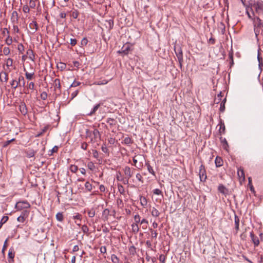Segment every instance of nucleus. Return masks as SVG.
Wrapping results in <instances>:
<instances>
[{"label":"nucleus","instance_id":"a19ab883","mask_svg":"<svg viewBox=\"0 0 263 263\" xmlns=\"http://www.w3.org/2000/svg\"><path fill=\"white\" fill-rule=\"evenodd\" d=\"M118 191L121 194H124L125 193V189L124 186L121 184H118Z\"/></svg>","mask_w":263,"mask_h":263},{"label":"nucleus","instance_id":"dca6fc26","mask_svg":"<svg viewBox=\"0 0 263 263\" xmlns=\"http://www.w3.org/2000/svg\"><path fill=\"white\" fill-rule=\"evenodd\" d=\"M234 222H235V230L236 231V233H237L239 230V218L236 215H235Z\"/></svg>","mask_w":263,"mask_h":263},{"label":"nucleus","instance_id":"58836bf2","mask_svg":"<svg viewBox=\"0 0 263 263\" xmlns=\"http://www.w3.org/2000/svg\"><path fill=\"white\" fill-rule=\"evenodd\" d=\"M146 165L147 166V170L148 171V172L152 174V175H153L154 176L155 175V172L154 171L153 169V167L150 165V164L149 163H146Z\"/></svg>","mask_w":263,"mask_h":263},{"label":"nucleus","instance_id":"5701e85b","mask_svg":"<svg viewBox=\"0 0 263 263\" xmlns=\"http://www.w3.org/2000/svg\"><path fill=\"white\" fill-rule=\"evenodd\" d=\"M27 54L29 55V57L30 60L34 61L35 59V55L32 49H28L27 51Z\"/></svg>","mask_w":263,"mask_h":263},{"label":"nucleus","instance_id":"052dcab7","mask_svg":"<svg viewBox=\"0 0 263 263\" xmlns=\"http://www.w3.org/2000/svg\"><path fill=\"white\" fill-rule=\"evenodd\" d=\"M136 177V178L139 181H140L142 183L143 182V177L140 174H139V173L137 174Z\"/></svg>","mask_w":263,"mask_h":263},{"label":"nucleus","instance_id":"b1692460","mask_svg":"<svg viewBox=\"0 0 263 263\" xmlns=\"http://www.w3.org/2000/svg\"><path fill=\"white\" fill-rule=\"evenodd\" d=\"M151 213L153 216L157 217L159 216L160 213L159 211L155 208L153 207L151 210Z\"/></svg>","mask_w":263,"mask_h":263},{"label":"nucleus","instance_id":"7ed1b4c3","mask_svg":"<svg viewBox=\"0 0 263 263\" xmlns=\"http://www.w3.org/2000/svg\"><path fill=\"white\" fill-rule=\"evenodd\" d=\"M174 50L178 58L180 66L181 68L182 63L183 62V54L182 49L179 46H175Z\"/></svg>","mask_w":263,"mask_h":263},{"label":"nucleus","instance_id":"680f3d73","mask_svg":"<svg viewBox=\"0 0 263 263\" xmlns=\"http://www.w3.org/2000/svg\"><path fill=\"white\" fill-rule=\"evenodd\" d=\"M2 34L4 35V36H6L7 35V36L8 35H9V30L7 29V28H5L3 29V31H2Z\"/></svg>","mask_w":263,"mask_h":263},{"label":"nucleus","instance_id":"39448f33","mask_svg":"<svg viewBox=\"0 0 263 263\" xmlns=\"http://www.w3.org/2000/svg\"><path fill=\"white\" fill-rule=\"evenodd\" d=\"M124 172L125 175V178L127 179L126 182H124V183L127 184L128 182V179L133 176V172L131 168L128 166L125 167Z\"/></svg>","mask_w":263,"mask_h":263},{"label":"nucleus","instance_id":"79ce46f5","mask_svg":"<svg viewBox=\"0 0 263 263\" xmlns=\"http://www.w3.org/2000/svg\"><path fill=\"white\" fill-rule=\"evenodd\" d=\"M10 53V49L8 47H5L3 49V54L5 55H8Z\"/></svg>","mask_w":263,"mask_h":263},{"label":"nucleus","instance_id":"7c9ffc66","mask_svg":"<svg viewBox=\"0 0 263 263\" xmlns=\"http://www.w3.org/2000/svg\"><path fill=\"white\" fill-rule=\"evenodd\" d=\"M56 218L59 221H62L64 219L63 215L62 212H59L56 215Z\"/></svg>","mask_w":263,"mask_h":263},{"label":"nucleus","instance_id":"bb28decb","mask_svg":"<svg viewBox=\"0 0 263 263\" xmlns=\"http://www.w3.org/2000/svg\"><path fill=\"white\" fill-rule=\"evenodd\" d=\"M100 106V104H98L96 105L93 107L92 110L88 115L89 116H92V115L95 114V112L98 109V108H99Z\"/></svg>","mask_w":263,"mask_h":263},{"label":"nucleus","instance_id":"c85d7f7f","mask_svg":"<svg viewBox=\"0 0 263 263\" xmlns=\"http://www.w3.org/2000/svg\"><path fill=\"white\" fill-rule=\"evenodd\" d=\"M25 213H22V214L19 217H18L17 220L20 222H24L25 220Z\"/></svg>","mask_w":263,"mask_h":263},{"label":"nucleus","instance_id":"bf43d9fd","mask_svg":"<svg viewBox=\"0 0 263 263\" xmlns=\"http://www.w3.org/2000/svg\"><path fill=\"white\" fill-rule=\"evenodd\" d=\"M17 49L20 52L23 53V51L24 50V47L22 44H20L18 45Z\"/></svg>","mask_w":263,"mask_h":263},{"label":"nucleus","instance_id":"f8f14e48","mask_svg":"<svg viewBox=\"0 0 263 263\" xmlns=\"http://www.w3.org/2000/svg\"><path fill=\"white\" fill-rule=\"evenodd\" d=\"M218 191L223 195H227L228 194V190L222 184H219L218 187Z\"/></svg>","mask_w":263,"mask_h":263},{"label":"nucleus","instance_id":"ddd939ff","mask_svg":"<svg viewBox=\"0 0 263 263\" xmlns=\"http://www.w3.org/2000/svg\"><path fill=\"white\" fill-rule=\"evenodd\" d=\"M220 141H221V143L222 144V147L223 148V149H224L225 150L228 151V148L229 147V145H228V143L226 139V138L220 137Z\"/></svg>","mask_w":263,"mask_h":263},{"label":"nucleus","instance_id":"e2e57ef3","mask_svg":"<svg viewBox=\"0 0 263 263\" xmlns=\"http://www.w3.org/2000/svg\"><path fill=\"white\" fill-rule=\"evenodd\" d=\"M59 147L58 146H54L51 150V154L49 155H52L53 153H57L58 151Z\"/></svg>","mask_w":263,"mask_h":263},{"label":"nucleus","instance_id":"72a5a7b5","mask_svg":"<svg viewBox=\"0 0 263 263\" xmlns=\"http://www.w3.org/2000/svg\"><path fill=\"white\" fill-rule=\"evenodd\" d=\"M132 142L133 140H132V139L129 137H127L124 138L123 143L124 144L128 145L132 143Z\"/></svg>","mask_w":263,"mask_h":263},{"label":"nucleus","instance_id":"338daca9","mask_svg":"<svg viewBox=\"0 0 263 263\" xmlns=\"http://www.w3.org/2000/svg\"><path fill=\"white\" fill-rule=\"evenodd\" d=\"M81 217L82 216L79 213H78L76 215L73 216V219L79 220L80 222L81 221Z\"/></svg>","mask_w":263,"mask_h":263},{"label":"nucleus","instance_id":"412c9836","mask_svg":"<svg viewBox=\"0 0 263 263\" xmlns=\"http://www.w3.org/2000/svg\"><path fill=\"white\" fill-rule=\"evenodd\" d=\"M226 98H224L221 102L219 110L221 112H223L225 110V103L226 102Z\"/></svg>","mask_w":263,"mask_h":263},{"label":"nucleus","instance_id":"ea45409f","mask_svg":"<svg viewBox=\"0 0 263 263\" xmlns=\"http://www.w3.org/2000/svg\"><path fill=\"white\" fill-rule=\"evenodd\" d=\"M70 170L71 172L75 173L78 171V167L76 165H71Z\"/></svg>","mask_w":263,"mask_h":263},{"label":"nucleus","instance_id":"69168bd1","mask_svg":"<svg viewBox=\"0 0 263 263\" xmlns=\"http://www.w3.org/2000/svg\"><path fill=\"white\" fill-rule=\"evenodd\" d=\"M35 2L34 1L30 0L29 2V7L34 8L35 7Z\"/></svg>","mask_w":263,"mask_h":263},{"label":"nucleus","instance_id":"aec40b11","mask_svg":"<svg viewBox=\"0 0 263 263\" xmlns=\"http://www.w3.org/2000/svg\"><path fill=\"white\" fill-rule=\"evenodd\" d=\"M14 252L13 251V249H10L8 253V258H9V261L10 262L11 261L13 260V258L14 257Z\"/></svg>","mask_w":263,"mask_h":263},{"label":"nucleus","instance_id":"09e8293b","mask_svg":"<svg viewBox=\"0 0 263 263\" xmlns=\"http://www.w3.org/2000/svg\"><path fill=\"white\" fill-rule=\"evenodd\" d=\"M88 215L89 217H93L95 215V211L94 209H91L88 212Z\"/></svg>","mask_w":263,"mask_h":263},{"label":"nucleus","instance_id":"4d7b16f0","mask_svg":"<svg viewBox=\"0 0 263 263\" xmlns=\"http://www.w3.org/2000/svg\"><path fill=\"white\" fill-rule=\"evenodd\" d=\"M159 260L161 263H164L165 260V256L163 254H161L159 256Z\"/></svg>","mask_w":263,"mask_h":263},{"label":"nucleus","instance_id":"13d9d810","mask_svg":"<svg viewBox=\"0 0 263 263\" xmlns=\"http://www.w3.org/2000/svg\"><path fill=\"white\" fill-rule=\"evenodd\" d=\"M136 248L134 246H131L129 249L130 253L134 255L136 253Z\"/></svg>","mask_w":263,"mask_h":263},{"label":"nucleus","instance_id":"4be33fe9","mask_svg":"<svg viewBox=\"0 0 263 263\" xmlns=\"http://www.w3.org/2000/svg\"><path fill=\"white\" fill-rule=\"evenodd\" d=\"M29 27L31 29L34 30V32H35L38 29L37 23L35 21H32L31 23H30Z\"/></svg>","mask_w":263,"mask_h":263},{"label":"nucleus","instance_id":"0e129e2a","mask_svg":"<svg viewBox=\"0 0 263 263\" xmlns=\"http://www.w3.org/2000/svg\"><path fill=\"white\" fill-rule=\"evenodd\" d=\"M88 43V40L86 37L83 38L81 41V45L82 46H86Z\"/></svg>","mask_w":263,"mask_h":263},{"label":"nucleus","instance_id":"393cba45","mask_svg":"<svg viewBox=\"0 0 263 263\" xmlns=\"http://www.w3.org/2000/svg\"><path fill=\"white\" fill-rule=\"evenodd\" d=\"M132 231L135 234L139 232V228L138 224L137 223H133L132 225Z\"/></svg>","mask_w":263,"mask_h":263},{"label":"nucleus","instance_id":"f257e3e1","mask_svg":"<svg viewBox=\"0 0 263 263\" xmlns=\"http://www.w3.org/2000/svg\"><path fill=\"white\" fill-rule=\"evenodd\" d=\"M250 7L253 11V15L255 13L259 16H263V1L258 0L253 3H250Z\"/></svg>","mask_w":263,"mask_h":263},{"label":"nucleus","instance_id":"473e14b6","mask_svg":"<svg viewBox=\"0 0 263 263\" xmlns=\"http://www.w3.org/2000/svg\"><path fill=\"white\" fill-rule=\"evenodd\" d=\"M221 92H220L219 94L217 95V96L214 99V102L216 104H218L219 102H221V98H222Z\"/></svg>","mask_w":263,"mask_h":263},{"label":"nucleus","instance_id":"1a4fd4ad","mask_svg":"<svg viewBox=\"0 0 263 263\" xmlns=\"http://www.w3.org/2000/svg\"><path fill=\"white\" fill-rule=\"evenodd\" d=\"M19 110H20L21 113L24 116H25L27 114V112H28L27 107L24 102H23L21 103V104L19 106Z\"/></svg>","mask_w":263,"mask_h":263},{"label":"nucleus","instance_id":"0eeeda50","mask_svg":"<svg viewBox=\"0 0 263 263\" xmlns=\"http://www.w3.org/2000/svg\"><path fill=\"white\" fill-rule=\"evenodd\" d=\"M53 85L54 87V90L60 93L61 92V85L60 79H55L53 81Z\"/></svg>","mask_w":263,"mask_h":263},{"label":"nucleus","instance_id":"a878e982","mask_svg":"<svg viewBox=\"0 0 263 263\" xmlns=\"http://www.w3.org/2000/svg\"><path fill=\"white\" fill-rule=\"evenodd\" d=\"M106 122L110 126H114L116 124L117 121L115 119L109 118L107 119Z\"/></svg>","mask_w":263,"mask_h":263},{"label":"nucleus","instance_id":"c756f323","mask_svg":"<svg viewBox=\"0 0 263 263\" xmlns=\"http://www.w3.org/2000/svg\"><path fill=\"white\" fill-rule=\"evenodd\" d=\"M9 219V217L7 216H4L2 217L0 221V229L2 227L3 224L6 223Z\"/></svg>","mask_w":263,"mask_h":263},{"label":"nucleus","instance_id":"f3484780","mask_svg":"<svg viewBox=\"0 0 263 263\" xmlns=\"http://www.w3.org/2000/svg\"><path fill=\"white\" fill-rule=\"evenodd\" d=\"M92 134L93 135V139L95 141H97V139H100L101 135L100 132L97 129H95L92 132Z\"/></svg>","mask_w":263,"mask_h":263},{"label":"nucleus","instance_id":"864d4df0","mask_svg":"<svg viewBox=\"0 0 263 263\" xmlns=\"http://www.w3.org/2000/svg\"><path fill=\"white\" fill-rule=\"evenodd\" d=\"M134 220L135 221V223L138 224V223H139L140 221V217L139 215L137 214V215H135Z\"/></svg>","mask_w":263,"mask_h":263},{"label":"nucleus","instance_id":"6ab92c4d","mask_svg":"<svg viewBox=\"0 0 263 263\" xmlns=\"http://www.w3.org/2000/svg\"><path fill=\"white\" fill-rule=\"evenodd\" d=\"M106 24H105L106 25V27L108 28L109 30L113 28L114 26V21L112 19L107 20L105 21Z\"/></svg>","mask_w":263,"mask_h":263},{"label":"nucleus","instance_id":"37998d69","mask_svg":"<svg viewBox=\"0 0 263 263\" xmlns=\"http://www.w3.org/2000/svg\"><path fill=\"white\" fill-rule=\"evenodd\" d=\"M85 187L87 191H91L92 190V185L88 181H87L85 184Z\"/></svg>","mask_w":263,"mask_h":263},{"label":"nucleus","instance_id":"6e6d98bb","mask_svg":"<svg viewBox=\"0 0 263 263\" xmlns=\"http://www.w3.org/2000/svg\"><path fill=\"white\" fill-rule=\"evenodd\" d=\"M47 93L45 92V91H43L41 94V98L43 100H45L47 99Z\"/></svg>","mask_w":263,"mask_h":263},{"label":"nucleus","instance_id":"603ef678","mask_svg":"<svg viewBox=\"0 0 263 263\" xmlns=\"http://www.w3.org/2000/svg\"><path fill=\"white\" fill-rule=\"evenodd\" d=\"M153 193L155 195H161L162 196H163L162 191L158 189H155L153 191Z\"/></svg>","mask_w":263,"mask_h":263},{"label":"nucleus","instance_id":"a18cd8bd","mask_svg":"<svg viewBox=\"0 0 263 263\" xmlns=\"http://www.w3.org/2000/svg\"><path fill=\"white\" fill-rule=\"evenodd\" d=\"M34 86H35L34 83L32 82H31L27 84V89H29L31 90H33L34 88Z\"/></svg>","mask_w":263,"mask_h":263},{"label":"nucleus","instance_id":"49530a36","mask_svg":"<svg viewBox=\"0 0 263 263\" xmlns=\"http://www.w3.org/2000/svg\"><path fill=\"white\" fill-rule=\"evenodd\" d=\"M13 64V60L11 58H8L6 61V66L8 67H9L12 65Z\"/></svg>","mask_w":263,"mask_h":263},{"label":"nucleus","instance_id":"f03ea898","mask_svg":"<svg viewBox=\"0 0 263 263\" xmlns=\"http://www.w3.org/2000/svg\"><path fill=\"white\" fill-rule=\"evenodd\" d=\"M25 84V82L24 80V78L22 76H20L18 77V80H16L15 79L12 80L10 82V85L11 87L14 89H16L18 87H24Z\"/></svg>","mask_w":263,"mask_h":263},{"label":"nucleus","instance_id":"c03bdc74","mask_svg":"<svg viewBox=\"0 0 263 263\" xmlns=\"http://www.w3.org/2000/svg\"><path fill=\"white\" fill-rule=\"evenodd\" d=\"M79 13L78 11L77 10H74L72 12L71 15L73 18H77L79 16Z\"/></svg>","mask_w":263,"mask_h":263},{"label":"nucleus","instance_id":"a211bd4d","mask_svg":"<svg viewBox=\"0 0 263 263\" xmlns=\"http://www.w3.org/2000/svg\"><path fill=\"white\" fill-rule=\"evenodd\" d=\"M215 163L217 167H220L223 165V160L220 157H217L215 159Z\"/></svg>","mask_w":263,"mask_h":263},{"label":"nucleus","instance_id":"8fccbe9b","mask_svg":"<svg viewBox=\"0 0 263 263\" xmlns=\"http://www.w3.org/2000/svg\"><path fill=\"white\" fill-rule=\"evenodd\" d=\"M80 84H81V82L76 81H74L73 82V83L71 84L70 88L77 87V86H79Z\"/></svg>","mask_w":263,"mask_h":263},{"label":"nucleus","instance_id":"9b49d317","mask_svg":"<svg viewBox=\"0 0 263 263\" xmlns=\"http://www.w3.org/2000/svg\"><path fill=\"white\" fill-rule=\"evenodd\" d=\"M8 80V74L5 71L0 72V81L1 82H7Z\"/></svg>","mask_w":263,"mask_h":263},{"label":"nucleus","instance_id":"4468645a","mask_svg":"<svg viewBox=\"0 0 263 263\" xmlns=\"http://www.w3.org/2000/svg\"><path fill=\"white\" fill-rule=\"evenodd\" d=\"M25 153L28 158H31L34 156L35 152L32 149H28L26 150Z\"/></svg>","mask_w":263,"mask_h":263},{"label":"nucleus","instance_id":"4c0bfd02","mask_svg":"<svg viewBox=\"0 0 263 263\" xmlns=\"http://www.w3.org/2000/svg\"><path fill=\"white\" fill-rule=\"evenodd\" d=\"M111 261L112 263H118L119 262V259L117 257V256L115 254L111 255Z\"/></svg>","mask_w":263,"mask_h":263},{"label":"nucleus","instance_id":"20e7f679","mask_svg":"<svg viewBox=\"0 0 263 263\" xmlns=\"http://www.w3.org/2000/svg\"><path fill=\"white\" fill-rule=\"evenodd\" d=\"M199 176L201 181H205L206 179V171L203 164H201L199 167Z\"/></svg>","mask_w":263,"mask_h":263},{"label":"nucleus","instance_id":"3c124183","mask_svg":"<svg viewBox=\"0 0 263 263\" xmlns=\"http://www.w3.org/2000/svg\"><path fill=\"white\" fill-rule=\"evenodd\" d=\"M82 231L84 233L88 234V231H89V229H88V227L87 226L83 225L82 227Z\"/></svg>","mask_w":263,"mask_h":263},{"label":"nucleus","instance_id":"5fc2aeb1","mask_svg":"<svg viewBox=\"0 0 263 263\" xmlns=\"http://www.w3.org/2000/svg\"><path fill=\"white\" fill-rule=\"evenodd\" d=\"M137 156H135L134 158H133V162H134V165L136 167H137V168H140V167L142 166V164H140L139 165V166H137V159H136V157Z\"/></svg>","mask_w":263,"mask_h":263},{"label":"nucleus","instance_id":"f704fd0d","mask_svg":"<svg viewBox=\"0 0 263 263\" xmlns=\"http://www.w3.org/2000/svg\"><path fill=\"white\" fill-rule=\"evenodd\" d=\"M225 125L224 123H222V122H220V128H219V133L221 134H224L225 133Z\"/></svg>","mask_w":263,"mask_h":263},{"label":"nucleus","instance_id":"6e6552de","mask_svg":"<svg viewBox=\"0 0 263 263\" xmlns=\"http://www.w3.org/2000/svg\"><path fill=\"white\" fill-rule=\"evenodd\" d=\"M131 50V46L129 44H126L123 45L121 50L119 51L118 52L120 53H123L125 55H127L129 51Z\"/></svg>","mask_w":263,"mask_h":263},{"label":"nucleus","instance_id":"de8ad7c7","mask_svg":"<svg viewBox=\"0 0 263 263\" xmlns=\"http://www.w3.org/2000/svg\"><path fill=\"white\" fill-rule=\"evenodd\" d=\"M149 231H151V232L152 233V237L156 239L157 238V235H158V233H157V232L156 231L153 230L152 229H150Z\"/></svg>","mask_w":263,"mask_h":263},{"label":"nucleus","instance_id":"2eb2a0df","mask_svg":"<svg viewBox=\"0 0 263 263\" xmlns=\"http://www.w3.org/2000/svg\"><path fill=\"white\" fill-rule=\"evenodd\" d=\"M238 176L240 178V179H242V180H245V176L243 168L240 167L238 169L237 171Z\"/></svg>","mask_w":263,"mask_h":263},{"label":"nucleus","instance_id":"e433bc0d","mask_svg":"<svg viewBox=\"0 0 263 263\" xmlns=\"http://www.w3.org/2000/svg\"><path fill=\"white\" fill-rule=\"evenodd\" d=\"M248 180H249V183H248V185L250 187V189L251 190V192H254L255 191H254V188L252 185V178L251 177H249L248 178Z\"/></svg>","mask_w":263,"mask_h":263},{"label":"nucleus","instance_id":"c9c22d12","mask_svg":"<svg viewBox=\"0 0 263 263\" xmlns=\"http://www.w3.org/2000/svg\"><path fill=\"white\" fill-rule=\"evenodd\" d=\"M57 67L61 70H63L66 68V65L65 63L61 62L57 65Z\"/></svg>","mask_w":263,"mask_h":263},{"label":"nucleus","instance_id":"774afa93","mask_svg":"<svg viewBox=\"0 0 263 263\" xmlns=\"http://www.w3.org/2000/svg\"><path fill=\"white\" fill-rule=\"evenodd\" d=\"M77 43V41L76 39H70V44L71 46H74Z\"/></svg>","mask_w":263,"mask_h":263},{"label":"nucleus","instance_id":"9d476101","mask_svg":"<svg viewBox=\"0 0 263 263\" xmlns=\"http://www.w3.org/2000/svg\"><path fill=\"white\" fill-rule=\"evenodd\" d=\"M250 237L254 247H257L259 244V240L258 237L255 236L253 232H250Z\"/></svg>","mask_w":263,"mask_h":263},{"label":"nucleus","instance_id":"2f4dec72","mask_svg":"<svg viewBox=\"0 0 263 263\" xmlns=\"http://www.w3.org/2000/svg\"><path fill=\"white\" fill-rule=\"evenodd\" d=\"M12 42L13 40L12 37L10 36V35H8L5 40L6 44L8 45H10L12 44Z\"/></svg>","mask_w":263,"mask_h":263},{"label":"nucleus","instance_id":"cd10ccee","mask_svg":"<svg viewBox=\"0 0 263 263\" xmlns=\"http://www.w3.org/2000/svg\"><path fill=\"white\" fill-rule=\"evenodd\" d=\"M34 72L29 73L26 71L25 73L26 78L28 80H31L34 78Z\"/></svg>","mask_w":263,"mask_h":263},{"label":"nucleus","instance_id":"423d86ee","mask_svg":"<svg viewBox=\"0 0 263 263\" xmlns=\"http://www.w3.org/2000/svg\"><path fill=\"white\" fill-rule=\"evenodd\" d=\"M263 21L258 16L254 17L253 18V27L258 28L262 27Z\"/></svg>","mask_w":263,"mask_h":263}]
</instances>
